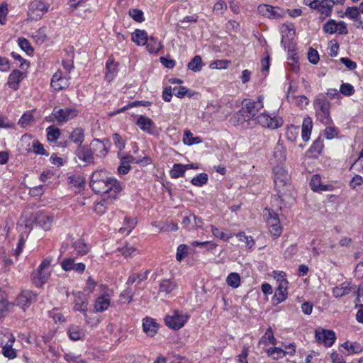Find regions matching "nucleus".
I'll return each mask as SVG.
<instances>
[{"label": "nucleus", "instance_id": "f257e3e1", "mask_svg": "<svg viewBox=\"0 0 363 363\" xmlns=\"http://www.w3.org/2000/svg\"><path fill=\"white\" fill-rule=\"evenodd\" d=\"M90 186L94 192L108 199H116L122 190L119 182L104 169L92 173Z\"/></svg>", "mask_w": 363, "mask_h": 363}, {"label": "nucleus", "instance_id": "f03ea898", "mask_svg": "<svg viewBox=\"0 0 363 363\" xmlns=\"http://www.w3.org/2000/svg\"><path fill=\"white\" fill-rule=\"evenodd\" d=\"M273 179L275 189L281 200L287 203H293L295 201V196L291 183V177L286 168L281 165L274 167Z\"/></svg>", "mask_w": 363, "mask_h": 363}, {"label": "nucleus", "instance_id": "7ed1b4c3", "mask_svg": "<svg viewBox=\"0 0 363 363\" xmlns=\"http://www.w3.org/2000/svg\"><path fill=\"white\" fill-rule=\"evenodd\" d=\"M37 300V294L30 290H23L16 298L13 302L7 300L0 301V312H3L16 306L25 311Z\"/></svg>", "mask_w": 363, "mask_h": 363}, {"label": "nucleus", "instance_id": "20e7f679", "mask_svg": "<svg viewBox=\"0 0 363 363\" xmlns=\"http://www.w3.org/2000/svg\"><path fill=\"white\" fill-rule=\"evenodd\" d=\"M313 106L318 120L325 125H330L332 122L330 116V102L325 99L316 97L313 101Z\"/></svg>", "mask_w": 363, "mask_h": 363}, {"label": "nucleus", "instance_id": "39448f33", "mask_svg": "<svg viewBox=\"0 0 363 363\" xmlns=\"http://www.w3.org/2000/svg\"><path fill=\"white\" fill-rule=\"evenodd\" d=\"M70 69V66L64 65V70L59 69L55 72L50 82V85L54 90L60 91L69 86Z\"/></svg>", "mask_w": 363, "mask_h": 363}, {"label": "nucleus", "instance_id": "423d86ee", "mask_svg": "<svg viewBox=\"0 0 363 363\" xmlns=\"http://www.w3.org/2000/svg\"><path fill=\"white\" fill-rule=\"evenodd\" d=\"M256 121L263 128L276 130L284 125V120L279 116H272L267 112L260 113L256 117Z\"/></svg>", "mask_w": 363, "mask_h": 363}, {"label": "nucleus", "instance_id": "0eeeda50", "mask_svg": "<svg viewBox=\"0 0 363 363\" xmlns=\"http://www.w3.org/2000/svg\"><path fill=\"white\" fill-rule=\"evenodd\" d=\"M48 0H33L29 5L28 18L33 21L40 19L50 9Z\"/></svg>", "mask_w": 363, "mask_h": 363}, {"label": "nucleus", "instance_id": "6e6552de", "mask_svg": "<svg viewBox=\"0 0 363 363\" xmlns=\"http://www.w3.org/2000/svg\"><path fill=\"white\" fill-rule=\"evenodd\" d=\"M78 114L79 111L75 107L55 108L52 113L54 119L60 124L66 123L69 121L75 118Z\"/></svg>", "mask_w": 363, "mask_h": 363}, {"label": "nucleus", "instance_id": "1a4fd4ad", "mask_svg": "<svg viewBox=\"0 0 363 363\" xmlns=\"http://www.w3.org/2000/svg\"><path fill=\"white\" fill-rule=\"evenodd\" d=\"M189 318V316L186 313L174 311L165 317L164 321L169 328L179 330L184 325Z\"/></svg>", "mask_w": 363, "mask_h": 363}, {"label": "nucleus", "instance_id": "9d476101", "mask_svg": "<svg viewBox=\"0 0 363 363\" xmlns=\"http://www.w3.org/2000/svg\"><path fill=\"white\" fill-rule=\"evenodd\" d=\"M259 109L256 105V102L251 99H245L242 102L241 109L238 113L240 114L244 121H250L256 118V116L259 112Z\"/></svg>", "mask_w": 363, "mask_h": 363}, {"label": "nucleus", "instance_id": "9b49d317", "mask_svg": "<svg viewBox=\"0 0 363 363\" xmlns=\"http://www.w3.org/2000/svg\"><path fill=\"white\" fill-rule=\"evenodd\" d=\"M103 287V293L95 301L94 311L95 312H103L106 311L111 304V298L113 296V291L108 289L106 286Z\"/></svg>", "mask_w": 363, "mask_h": 363}, {"label": "nucleus", "instance_id": "f8f14e48", "mask_svg": "<svg viewBox=\"0 0 363 363\" xmlns=\"http://www.w3.org/2000/svg\"><path fill=\"white\" fill-rule=\"evenodd\" d=\"M323 30L325 33L330 35L335 33L345 35L348 33L347 24L344 21H337L334 19L328 20L323 25Z\"/></svg>", "mask_w": 363, "mask_h": 363}, {"label": "nucleus", "instance_id": "ddd939ff", "mask_svg": "<svg viewBox=\"0 0 363 363\" xmlns=\"http://www.w3.org/2000/svg\"><path fill=\"white\" fill-rule=\"evenodd\" d=\"M257 10L259 13L264 17L272 19L282 18L284 14V11L281 8L269 4H261L258 6Z\"/></svg>", "mask_w": 363, "mask_h": 363}, {"label": "nucleus", "instance_id": "4468645a", "mask_svg": "<svg viewBox=\"0 0 363 363\" xmlns=\"http://www.w3.org/2000/svg\"><path fill=\"white\" fill-rule=\"evenodd\" d=\"M315 335L317 342L326 347H331L336 339L335 333L330 330L318 329L315 330Z\"/></svg>", "mask_w": 363, "mask_h": 363}, {"label": "nucleus", "instance_id": "2eb2a0df", "mask_svg": "<svg viewBox=\"0 0 363 363\" xmlns=\"http://www.w3.org/2000/svg\"><path fill=\"white\" fill-rule=\"evenodd\" d=\"M135 124L142 131L147 134H152L155 129L153 121L144 115H140L137 117Z\"/></svg>", "mask_w": 363, "mask_h": 363}, {"label": "nucleus", "instance_id": "dca6fc26", "mask_svg": "<svg viewBox=\"0 0 363 363\" xmlns=\"http://www.w3.org/2000/svg\"><path fill=\"white\" fill-rule=\"evenodd\" d=\"M73 295L74 298L73 310L82 313H86L88 309V298L81 291L75 292Z\"/></svg>", "mask_w": 363, "mask_h": 363}, {"label": "nucleus", "instance_id": "f3484780", "mask_svg": "<svg viewBox=\"0 0 363 363\" xmlns=\"http://www.w3.org/2000/svg\"><path fill=\"white\" fill-rule=\"evenodd\" d=\"M159 325L155 319L150 317H146L143 319V330L147 336H155L157 333Z\"/></svg>", "mask_w": 363, "mask_h": 363}, {"label": "nucleus", "instance_id": "a211bd4d", "mask_svg": "<svg viewBox=\"0 0 363 363\" xmlns=\"http://www.w3.org/2000/svg\"><path fill=\"white\" fill-rule=\"evenodd\" d=\"M310 186L311 189L315 192L330 191L333 190L331 184H323L321 178L318 174H315L311 177Z\"/></svg>", "mask_w": 363, "mask_h": 363}, {"label": "nucleus", "instance_id": "6ab92c4d", "mask_svg": "<svg viewBox=\"0 0 363 363\" xmlns=\"http://www.w3.org/2000/svg\"><path fill=\"white\" fill-rule=\"evenodd\" d=\"M53 224V218L49 217L43 213H38L35 216L33 220L30 222H28L25 224V227H29L33 225L43 226V225H51Z\"/></svg>", "mask_w": 363, "mask_h": 363}, {"label": "nucleus", "instance_id": "aec40b11", "mask_svg": "<svg viewBox=\"0 0 363 363\" xmlns=\"http://www.w3.org/2000/svg\"><path fill=\"white\" fill-rule=\"evenodd\" d=\"M140 160H135L133 156L126 155L121 158V164L118 167V172L121 175L128 173L130 169V163H139Z\"/></svg>", "mask_w": 363, "mask_h": 363}, {"label": "nucleus", "instance_id": "412c9836", "mask_svg": "<svg viewBox=\"0 0 363 363\" xmlns=\"http://www.w3.org/2000/svg\"><path fill=\"white\" fill-rule=\"evenodd\" d=\"M23 73L18 69H15L12 71L9 74L7 84L11 89L16 91L18 89L19 83L23 80Z\"/></svg>", "mask_w": 363, "mask_h": 363}, {"label": "nucleus", "instance_id": "4be33fe9", "mask_svg": "<svg viewBox=\"0 0 363 363\" xmlns=\"http://www.w3.org/2000/svg\"><path fill=\"white\" fill-rule=\"evenodd\" d=\"M61 267L65 271L74 270L77 272H83L85 269L84 264L82 262L74 263L72 258L65 259L61 262Z\"/></svg>", "mask_w": 363, "mask_h": 363}, {"label": "nucleus", "instance_id": "5701e85b", "mask_svg": "<svg viewBox=\"0 0 363 363\" xmlns=\"http://www.w3.org/2000/svg\"><path fill=\"white\" fill-rule=\"evenodd\" d=\"M288 281L279 283L273 298L277 303H281L286 299L288 296Z\"/></svg>", "mask_w": 363, "mask_h": 363}, {"label": "nucleus", "instance_id": "b1692460", "mask_svg": "<svg viewBox=\"0 0 363 363\" xmlns=\"http://www.w3.org/2000/svg\"><path fill=\"white\" fill-rule=\"evenodd\" d=\"M50 275V270L38 269L33 274V281L37 287H41L47 282Z\"/></svg>", "mask_w": 363, "mask_h": 363}, {"label": "nucleus", "instance_id": "393cba45", "mask_svg": "<svg viewBox=\"0 0 363 363\" xmlns=\"http://www.w3.org/2000/svg\"><path fill=\"white\" fill-rule=\"evenodd\" d=\"M335 5L334 0H321L318 3L317 9L322 15L330 16L331 15L332 9Z\"/></svg>", "mask_w": 363, "mask_h": 363}, {"label": "nucleus", "instance_id": "a878e982", "mask_svg": "<svg viewBox=\"0 0 363 363\" xmlns=\"http://www.w3.org/2000/svg\"><path fill=\"white\" fill-rule=\"evenodd\" d=\"M341 347L346 350L345 354L347 356L359 354L362 352V347L357 342L347 341L342 343Z\"/></svg>", "mask_w": 363, "mask_h": 363}, {"label": "nucleus", "instance_id": "bb28decb", "mask_svg": "<svg viewBox=\"0 0 363 363\" xmlns=\"http://www.w3.org/2000/svg\"><path fill=\"white\" fill-rule=\"evenodd\" d=\"M148 38L147 33L145 30L136 29L132 33V40L138 46L146 45Z\"/></svg>", "mask_w": 363, "mask_h": 363}, {"label": "nucleus", "instance_id": "cd10ccee", "mask_svg": "<svg viewBox=\"0 0 363 363\" xmlns=\"http://www.w3.org/2000/svg\"><path fill=\"white\" fill-rule=\"evenodd\" d=\"M313 128V121L311 118L306 117L302 123V133L301 138L303 140L307 142L310 140L311 130Z\"/></svg>", "mask_w": 363, "mask_h": 363}, {"label": "nucleus", "instance_id": "c85d7f7f", "mask_svg": "<svg viewBox=\"0 0 363 363\" xmlns=\"http://www.w3.org/2000/svg\"><path fill=\"white\" fill-rule=\"evenodd\" d=\"M177 288V284L170 279H163L159 286V293L169 294Z\"/></svg>", "mask_w": 363, "mask_h": 363}, {"label": "nucleus", "instance_id": "c756f323", "mask_svg": "<svg viewBox=\"0 0 363 363\" xmlns=\"http://www.w3.org/2000/svg\"><path fill=\"white\" fill-rule=\"evenodd\" d=\"M118 72V64L112 60H108L106 62V72L105 74V79L108 82H111L115 78Z\"/></svg>", "mask_w": 363, "mask_h": 363}, {"label": "nucleus", "instance_id": "7c9ffc66", "mask_svg": "<svg viewBox=\"0 0 363 363\" xmlns=\"http://www.w3.org/2000/svg\"><path fill=\"white\" fill-rule=\"evenodd\" d=\"M163 48L162 43L156 38L151 36L148 38L146 43V48L150 53H157Z\"/></svg>", "mask_w": 363, "mask_h": 363}, {"label": "nucleus", "instance_id": "2f4dec72", "mask_svg": "<svg viewBox=\"0 0 363 363\" xmlns=\"http://www.w3.org/2000/svg\"><path fill=\"white\" fill-rule=\"evenodd\" d=\"M68 335L71 340L77 341L84 337V330L77 325H71L68 329Z\"/></svg>", "mask_w": 363, "mask_h": 363}, {"label": "nucleus", "instance_id": "473e14b6", "mask_svg": "<svg viewBox=\"0 0 363 363\" xmlns=\"http://www.w3.org/2000/svg\"><path fill=\"white\" fill-rule=\"evenodd\" d=\"M264 217L270 227H276L279 224V219L277 214L269 208L264 210Z\"/></svg>", "mask_w": 363, "mask_h": 363}, {"label": "nucleus", "instance_id": "72a5a7b5", "mask_svg": "<svg viewBox=\"0 0 363 363\" xmlns=\"http://www.w3.org/2000/svg\"><path fill=\"white\" fill-rule=\"evenodd\" d=\"M285 134L288 140L294 142L299 135L298 126H296L294 125L286 126Z\"/></svg>", "mask_w": 363, "mask_h": 363}, {"label": "nucleus", "instance_id": "f704fd0d", "mask_svg": "<svg viewBox=\"0 0 363 363\" xmlns=\"http://www.w3.org/2000/svg\"><path fill=\"white\" fill-rule=\"evenodd\" d=\"M14 335L7 330L0 331V346L1 347L6 344L15 342Z\"/></svg>", "mask_w": 363, "mask_h": 363}, {"label": "nucleus", "instance_id": "c9c22d12", "mask_svg": "<svg viewBox=\"0 0 363 363\" xmlns=\"http://www.w3.org/2000/svg\"><path fill=\"white\" fill-rule=\"evenodd\" d=\"M240 276L238 273L231 272L226 278V283L232 288L236 289L240 285Z\"/></svg>", "mask_w": 363, "mask_h": 363}, {"label": "nucleus", "instance_id": "e433bc0d", "mask_svg": "<svg viewBox=\"0 0 363 363\" xmlns=\"http://www.w3.org/2000/svg\"><path fill=\"white\" fill-rule=\"evenodd\" d=\"M78 157L86 162H91L93 161L92 152L90 150L84 147H79L77 149Z\"/></svg>", "mask_w": 363, "mask_h": 363}, {"label": "nucleus", "instance_id": "4c0bfd02", "mask_svg": "<svg viewBox=\"0 0 363 363\" xmlns=\"http://www.w3.org/2000/svg\"><path fill=\"white\" fill-rule=\"evenodd\" d=\"M259 342L264 344V345H267L269 344L274 345L277 344V339L274 337L271 328H269L267 330L264 335L260 339Z\"/></svg>", "mask_w": 363, "mask_h": 363}, {"label": "nucleus", "instance_id": "58836bf2", "mask_svg": "<svg viewBox=\"0 0 363 363\" xmlns=\"http://www.w3.org/2000/svg\"><path fill=\"white\" fill-rule=\"evenodd\" d=\"M13 343H8L2 347V354L9 359H13L17 357L16 350L13 348Z\"/></svg>", "mask_w": 363, "mask_h": 363}, {"label": "nucleus", "instance_id": "ea45409f", "mask_svg": "<svg viewBox=\"0 0 363 363\" xmlns=\"http://www.w3.org/2000/svg\"><path fill=\"white\" fill-rule=\"evenodd\" d=\"M184 164H174L169 172L170 177L173 179H177L183 177L185 173Z\"/></svg>", "mask_w": 363, "mask_h": 363}, {"label": "nucleus", "instance_id": "a19ab883", "mask_svg": "<svg viewBox=\"0 0 363 363\" xmlns=\"http://www.w3.org/2000/svg\"><path fill=\"white\" fill-rule=\"evenodd\" d=\"M351 288L349 286V284L343 283L338 286L333 288V293L335 297H341L350 292Z\"/></svg>", "mask_w": 363, "mask_h": 363}, {"label": "nucleus", "instance_id": "79ce46f5", "mask_svg": "<svg viewBox=\"0 0 363 363\" xmlns=\"http://www.w3.org/2000/svg\"><path fill=\"white\" fill-rule=\"evenodd\" d=\"M360 13L359 7H347L345 11V16L351 20L358 21L360 18Z\"/></svg>", "mask_w": 363, "mask_h": 363}, {"label": "nucleus", "instance_id": "37998d69", "mask_svg": "<svg viewBox=\"0 0 363 363\" xmlns=\"http://www.w3.org/2000/svg\"><path fill=\"white\" fill-rule=\"evenodd\" d=\"M266 353L269 357H271L274 359H279L285 356L284 349L278 347L267 349Z\"/></svg>", "mask_w": 363, "mask_h": 363}, {"label": "nucleus", "instance_id": "c03bdc74", "mask_svg": "<svg viewBox=\"0 0 363 363\" xmlns=\"http://www.w3.org/2000/svg\"><path fill=\"white\" fill-rule=\"evenodd\" d=\"M36 140L33 139L30 135L26 134L21 137V147L27 151H31L33 146V142Z\"/></svg>", "mask_w": 363, "mask_h": 363}, {"label": "nucleus", "instance_id": "a18cd8bd", "mask_svg": "<svg viewBox=\"0 0 363 363\" xmlns=\"http://www.w3.org/2000/svg\"><path fill=\"white\" fill-rule=\"evenodd\" d=\"M188 68L195 72L201 71L202 69L201 57L196 55L188 64Z\"/></svg>", "mask_w": 363, "mask_h": 363}, {"label": "nucleus", "instance_id": "49530a36", "mask_svg": "<svg viewBox=\"0 0 363 363\" xmlns=\"http://www.w3.org/2000/svg\"><path fill=\"white\" fill-rule=\"evenodd\" d=\"M183 142L185 145H191L201 143V140L199 137H194L189 130H186L184 134Z\"/></svg>", "mask_w": 363, "mask_h": 363}, {"label": "nucleus", "instance_id": "de8ad7c7", "mask_svg": "<svg viewBox=\"0 0 363 363\" xmlns=\"http://www.w3.org/2000/svg\"><path fill=\"white\" fill-rule=\"evenodd\" d=\"M69 138L75 143L81 144L84 140V130L81 128H75L70 134Z\"/></svg>", "mask_w": 363, "mask_h": 363}, {"label": "nucleus", "instance_id": "09e8293b", "mask_svg": "<svg viewBox=\"0 0 363 363\" xmlns=\"http://www.w3.org/2000/svg\"><path fill=\"white\" fill-rule=\"evenodd\" d=\"M148 273V271H145L140 274H133L128 277L126 284L128 285H131L137 281L139 284L140 281L145 280L147 278Z\"/></svg>", "mask_w": 363, "mask_h": 363}, {"label": "nucleus", "instance_id": "8fccbe9b", "mask_svg": "<svg viewBox=\"0 0 363 363\" xmlns=\"http://www.w3.org/2000/svg\"><path fill=\"white\" fill-rule=\"evenodd\" d=\"M46 131L47 138L50 142H55L60 138V132L57 128L51 125L46 129Z\"/></svg>", "mask_w": 363, "mask_h": 363}, {"label": "nucleus", "instance_id": "3c124183", "mask_svg": "<svg viewBox=\"0 0 363 363\" xmlns=\"http://www.w3.org/2000/svg\"><path fill=\"white\" fill-rule=\"evenodd\" d=\"M208 179V177L206 173H201L193 177L191 180V183L196 186H202L207 183Z\"/></svg>", "mask_w": 363, "mask_h": 363}, {"label": "nucleus", "instance_id": "603ef678", "mask_svg": "<svg viewBox=\"0 0 363 363\" xmlns=\"http://www.w3.org/2000/svg\"><path fill=\"white\" fill-rule=\"evenodd\" d=\"M34 120L33 114L32 111H28L25 113L19 119L18 124L25 128L30 125Z\"/></svg>", "mask_w": 363, "mask_h": 363}, {"label": "nucleus", "instance_id": "864d4df0", "mask_svg": "<svg viewBox=\"0 0 363 363\" xmlns=\"http://www.w3.org/2000/svg\"><path fill=\"white\" fill-rule=\"evenodd\" d=\"M18 44L19 47L24 50L28 55H31L33 52V49L31 47L29 41L24 38H20L18 40Z\"/></svg>", "mask_w": 363, "mask_h": 363}, {"label": "nucleus", "instance_id": "5fc2aeb1", "mask_svg": "<svg viewBox=\"0 0 363 363\" xmlns=\"http://www.w3.org/2000/svg\"><path fill=\"white\" fill-rule=\"evenodd\" d=\"M119 252L125 257H132L136 253V249L131 245H125V246L118 249Z\"/></svg>", "mask_w": 363, "mask_h": 363}, {"label": "nucleus", "instance_id": "6e6d98bb", "mask_svg": "<svg viewBox=\"0 0 363 363\" xmlns=\"http://www.w3.org/2000/svg\"><path fill=\"white\" fill-rule=\"evenodd\" d=\"M83 315L85 318V323L92 328L96 327L101 322L99 317L97 315H88L87 312L83 313Z\"/></svg>", "mask_w": 363, "mask_h": 363}, {"label": "nucleus", "instance_id": "4d7b16f0", "mask_svg": "<svg viewBox=\"0 0 363 363\" xmlns=\"http://www.w3.org/2000/svg\"><path fill=\"white\" fill-rule=\"evenodd\" d=\"M339 91L345 96H350L354 94V88L349 83H342L340 86Z\"/></svg>", "mask_w": 363, "mask_h": 363}, {"label": "nucleus", "instance_id": "13d9d810", "mask_svg": "<svg viewBox=\"0 0 363 363\" xmlns=\"http://www.w3.org/2000/svg\"><path fill=\"white\" fill-rule=\"evenodd\" d=\"M212 233L215 237L224 240L231 237V234L226 232L225 228H212Z\"/></svg>", "mask_w": 363, "mask_h": 363}, {"label": "nucleus", "instance_id": "bf43d9fd", "mask_svg": "<svg viewBox=\"0 0 363 363\" xmlns=\"http://www.w3.org/2000/svg\"><path fill=\"white\" fill-rule=\"evenodd\" d=\"M74 249L79 255H85L89 250V246L86 245L84 240H79L74 243Z\"/></svg>", "mask_w": 363, "mask_h": 363}, {"label": "nucleus", "instance_id": "052dcab7", "mask_svg": "<svg viewBox=\"0 0 363 363\" xmlns=\"http://www.w3.org/2000/svg\"><path fill=\"white\" fill-rule=\"evenodd\" d=\"M32 37L38 44H42L46 39V32L45 28H41L33 34Z\"/></svg>", "mask_w": 363, "mask_h": 363}, {"label": "nucleus", "instance_id": "680f3d73", "mask_svg": "<svg viewBox=\"0 0 363 363\" xmlns=\"http://www.w3.org/2000/svg\"><path fill=\"white\" fill-rule=\"evenodd\" d=\"M188 253V246L184 244H181L178 246L176 253V259L177 261L181 262Z\"/></svg>", "mask_w": 363, "mask_h": 363}, {"label": "nucleus", "instance_id": "e2e57ef3", "mask_svg": "<svg viewBox=\"0 0 363 363\" xmlns=\"http://www.w3.org/2000/svg\"><path fill=\"white\" fill-rule=\"evenodd\" d=\"M230 65V62L227 60H216L212 62L209 65V67L212 69H226Z\"/></svg>", "mask_w": 363, "mask_h": 363}, {"label": "nucleus", "instance_id": "0e129e2a", "mask_svg": "<svg viewBox=\"0 0 363 363\" xmlns=\"http://www.w3.org/2000/svg\"><path fill=\"white\" fill-rule=\"evenodd\" d=\"M130 16L137 22H143L144 21L143 12L141 10L131 9L129 10Z\"/></svg>", "mask_w": 363, "mask_h": 363}, {"label": "nucleus", "instance_id": "69168bd1", "mask_svg": "<svg viewBox=\"0 0 363 363\" xmlns=\"http://www.w3.org/2000/svg\"><path fill=\"white\" fill-rule=\"evenodd\" d=\"M69 182L72 186L80 188L84 184V178L80 175H73L69 177Z\"/></svg>", "mask_w": 363, "mask_h": 363}, {"label": "nucleus", "instance_id": "338daca9", "mask_svg": "<svg viewBox=\"0 0 363 363\" xmlns=\"http://www.w3.org/2000/svg\"><path fill=\"white\" fill-rule=\"evenodd\" d=\"M295 104L298 106L300 108H305L309 104L308 99L305 96H298L294 98Z\"/></svg>", "mask_w": 363, "mask_h": 363}, {"label": "nucleus", "instance_id": "774afa93", "mask_svg": "<svg viewBox=\"0 0 363 363\" xmlns=\"http://www.w3.org/2000/svg\"><path fill=\"white\" fill-rule=\"evenodd\" d=\"M362 185H363V177L359 174H355L350 182V186L352 189H355Z\"/></svg>", "mask_w": 363, "mask_h": 363}]
</instances>
